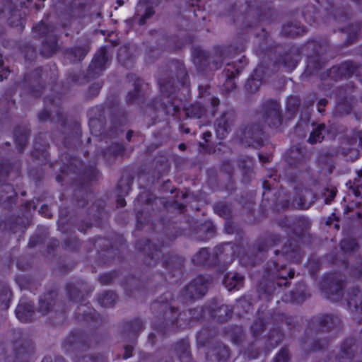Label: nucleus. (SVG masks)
<instances>
[{"instance_id": "1", "label": "nucleus", "mask_w": 362, "mask_h": 362, "mask_svg": "<svg viewBox=\"0 0 362 362\" xmlns=\"http://www.w3.org/2000/svg\"><path fill=\"white\" fill-rule=\"evenodd\" d=\"M208 284V279L202 276H198L187 286L185 295L191 299L198 298L205 294Z\"/></svg>"}, {"instance_id": "2", "label": "nucleus", "mask_w": 362, "mask_h": 362, "mask_svg": "<svg viewBox=\"0 0 362 362\" xmlns=\"http://www.w3.org/2000/svg\"><path fill=\"white\" fill-rule=\"evenodd\" d=\"M231 123V115L228 113H224L217 121L216 132L220 139H223L226 136L230 129Z\"/></svg>"}, {"instance_id": "3", "label": "nucleus", "mask_w": 362, "mask_h": 362, "mask_svg": "<svg viewBox=\"0 0 362 362\" xmlns=\"http://www.w3.org/2000/svg\"><path fill=\"white\" fill-rule=\"evenodd\" d=\"M107 61L106 49L103 47L95 54L90 66L95 71L103 70L105 68Z\"/></svg>"}, {"instance_id": "4", "label": "nucleus", "mask_w": 362, "mask_h": 362, "mask_svg": "<svg viewBox=\"0 0 362 362\" xmlns=\"http://www.w3.org/2000/svg\"><path fill=\"white\" fill-rule=\"evenodd\" d=\"M33 312L32 305L21 303L16 308V315L20 321L27 322L32 317Z\"/></svg>"}, {"instance_id": "5", "label": "nucleus", "mask_w": 362, "mask_h": 362, "mask_svg": "<svg viewBox=\"0 0 362 362\" xmlns=\"http://www.w3.org/2000/svg\"><path fill=\"white\" fill-rule=\"evenodd\" d=\"M243 284V277L238 274H229L224 279V284L228 291L239 290Z\"/></svg>"}, {"instance_id": "6", "label": "nucleus", "mask_w": 362, "mask_h": 362, "mask_svg": "<svg viewBox=\"0 0 362 362\" xmlns=\"http://www.w3.org/2000/svg\"><path fill=\"white\" fill-rule=\"evenodd\" d=\"M362 304V293L358 289H354L350 293L348 299V305L351 310L358 311L361 310Z\"/></svg>"}, {"instance_id": "7", "label": "nucleus", "mask_w": 362, "mask_h": 362, "mask_svg": "<svg viewBox=\"0 0 362 362\" xmlns=\"http://www.w3.org/2000/svg\"><path fill=\"white\" fill-rule=\"evenodd\" d=\"M325 130V125L324 124H318L310 133L308 139L309 143L313 144L317 142H321L324 139L323 132Z\"/></svg>"}, {"instance_id": "8", "label": "nucleus", "mask_w": 362, "mask_h": 362, "mask_svg": "<svg viewBox=\"0 0 362 362\" xmlns=\"http://www.w3.org/2000/svg\"><path fill=\"white\" fill-rule=\"evenodd\" d=\"M302 196L303 199L301 197H300L299 199H296L293 204L300 209H308L313 200V197L312 194L307 190L303 192Z\"/></svg>"}, {"instance_id": "9", "label": "nucleus", "mask_w": 362, "mask_h": 362, "mask_svg": "<svg viewBox=\"0 0 362 362\" xmlns=\"http://www.w3.org/2000/svg\"><path fill=\"white\" fill-rule=\"evenodd\" d=\"M204 113L205 109L199 104L193 105L187 110V114L189 117L200 118L204 115Z\"/></svg>"}, {"instance_id": "10", "label": "nucleus", "mask_w": 362, "mask_h": 362, "mask_svg": "<svg viewBox=\"0 0 362 362\" xmlns=\"http://www.w3.org/2000/svg\"><path fill=\"white\" fill-rule=\"evenodd\" d=\"M33 30L35 35L38 37L47 35L52 32L51 28L43 22L34 26Z\"/></svg>"}, {"instance_id": "11", "label": "nucleus", "mask_w": 362, "mask_h": 362, "mask_svg": "<svg viewBox=\"0 0 362 362\" xmlns=\"http://www.w3.org/2000/svg\"><path fill=\"white\" fill-rule=\"evenodd\" d=\"M87 51L83 48H77L66 54L68 57L74 62L81 61L86 54Z\"/></svg>"}, {"instance_id": "12", "label": "nucleus", "mask_w": 362, "mask_h": 362, "mask_svg": "<svg viewBox=\"0 0 362 362\" xmlns=\"http://www.w3.org/2000/svg\"><path fill=\"white\" fill-rule=\"evenodd\" d=\"M209 253L207 250L202 249L193 257V262L197 264H204L208 259Z\"/></svg>"}, {"instance_id": "13", "label": "nucleus", "mask_w": 362, "mask_h": 362, "mask_svg": "<svg viewBox=\"0 0 362 362\" xmlns=\"http://www.w3.org/2000/svg\"><path fill=\"white\" fill-rule=\"evenodd\" d=\"M356 247V243L353 239L345 238L341 242V247L343 250H353Z\"/></svg>"}, {"instance_id": "14", "label": "nucleus", "mask_w": 362, "mask_h": 362, "mask_svg": "<svg viewBox=\"0 0 362 362\" xmlns=\"http://www.w3.org/2000/svg\"><path fill=\"white\" fill-rule=\"evenodd\" d=\"M288 359V351L286 349H282L275 358V362H287Z\"/></svg>"}, {"instance_id": "15", "label": "nucleus", "mask_w": 362, "mask_h": 362, "mask_svg": "<svg viewBox=\"0 0 362 362\" xmlns=\"http://www.w3.org/2000/svg\"><path fill=\"white\" fill-rule=\"evenodd\" d=\"M264 329V323L262 320L255 322L251 327V329L255 335L258 334Z\"/></svg>"}, {"instance_id": "16", "label": "nucleus", "mask_w": 362, "mask_h": 362, "mask_svg": "<svg viewBox=\"0 0 362 362\" xmlns=\"http://www.w3.org/2000/svg\"><path fill=\"white\" fill-rule=\"evenodd\" d=\"M284 252L286 253V256L289 258H292L293 256L294 257V259L293 262H298L299 261V257H300V254L298 252V251H297L296 250H292L291 251H288L286 247H285L284 249Z\"/></svg>"}, {"instance_id": "17", "label": "nucleus", "mask_w": 362, "mask_h": 362, "mask_svg": "<svg viewBox=\"0 0 362 362\" xmlns=\"http://www.w3.org/2000/svg\"><path fill=\"white\" fill-rule=\"evenodd\" d=\"M51 305L49 303L46 302L45 300H40V310L43 313H47L50 309Z\"/></svg>"}, {"instance_id": "18", "label": "nucleus", "mask_w": 362, "mask_h": 362, "mask_svg": "<svg viewBox=\"0 0 362 362\" xmlns=\"http://www.w3.org/2000/svg\"><path fill=\"white\" fill-rule=\"evenodd\" d=\"M123 151V146L120 144H115L110 147L108 150V153H112L114 155L119 154Z\"/></svg>"}, {"instance_id": "19", "label": "nucleus", "mask_w": 362, "mask_h": 362, "mask_svg": "<svg viewBox=\"0 0 362 362\" xmlns=\"http://www.w3.org/2000/svg\"><path fill=\"white\" fill-rule=\"evenodd\" d=\"M165 110L168 115H173L179 110V107L177 105H172L170 106H166Z\"/></svg>"}, {"instance_id": "20", "label": "nucleus", "mask_w": 362, "mask_h": 362, "mask_svg": "<svg viewBox=\"0 0 362 362\" xmlns=\"http://www.w3.org/2000/svg\"><path fill=\"white\" fill-rule=\"evenodd\" d=\"M153 15V11L151 8H148L146 11L144 16L141 18L140 24H144L145 21L147 18H150Z\"/></svg>"}, {"instance_id": "21", "label": "nucleus", "mask_w": 362, "mask_h": 362, "mask_svg": "<svg viewBox=\"0 0 362 362\" xmlns=\"http://www.w3.org/2000/svg\"><path fill=\"white\" fill-rule=\"evenodd\" d=\"M105 298H108L110 299H111V302H110V304L112 303L115 300V298H116V296L115 293H107L105 295V298L102 301V303L105 305H107V303H105Z\"/></svg>"}, {"instance_id": "22", "label": "nucleus", "mask_w": 362, "mask_h": 362, "mask_svg": "<svg viewBox=\"0 0 362 362\" xmlns=\"http://www.w3.org/2000/svg\"><path fill=\"white\" fill-rule=\"evenodd\" d=\"M82 361L84 362H104L102 358H90L88 356L84 357Z\"/></svg>"}, {"instance_id": "23", "label": "nucleus", "mask_w": 362, "mask_h": 362, "mask_svg": "<svg viewBox=\"0 0 362 362\" xmlns=\"http://www.w3.org/2000/svg\"><path fill=\"white\" fill-rule=\"evenodd\" d=\"M279 276L283 279H286L287 277L293 278L294 276V271L290 269L288 272H287L285 274L283 272L280 273Z\"/></svg>"}, {"instance_id": "24", "label": "nucleus", "mask_w": 362, "mask_h": 362, "mask_svg": "<svg viewBox=\"0 0 362 362\" xmlns=\"http://www.w3.org/2000/svg\"><path fill=\"white\" fill-rule=\"evenodd\" d=\"M39 212L44 214L46 217L50 216V212L47 206H42Z\"/></svg>"}, {"instance_id": "25", "label": "nucleus", "mask_w": 362, "mask_h": 362, "mask_svg": "<svg viewBox=\"0 0 362 362\" xmlns=\"http://www.w3.org/2000/svg\"><path fill=\"white\" fill-rule=\"evenodd\" d=\"M99 280L102 284H108L111 281V276L109 274H105L100 276Z\"/></svg>"}, {"instance_id": "26", "label": "nucleus", "mask_w": 362, "mask_h": 362, "mask_svg": "<svg viewBox=\"0 0 362 362\" xmlns=\"http://www.w3.org/2000/svg\"><path fill=\"white\" fill-rule=\"evenodd\" d=\"M219 353L222 355V356L224 359L228 358L230 354L228 349L226 346L221 348Z\"/></svg>"}, {"instance_id": "27", "label": "nucleus", "mask_w": 362, "mask_h": 362, "mask_svg": "<svg viewBox=\"0 0 362 362\" xmlns=\"http://www.w3.org/2000/svg\"><path fill=\"white\" fill-rule=\"evenodd\" d=\"M132 346H127L125 347V352H124V358L127 359V358L131 357L132 356Z\"/></svg>"}, {"instance_id": "28", "label": "nucleus", "mask_w": 362, "mask_h": 362, "mask_svg": "<svg viewBox=\"0 0 362 362\" xmlns=\"http://www.w3.org/2000/svg\"><path fill=\"white\" fill-rule=\"evenodd\" d=\"M279 105L277 103H275L274 105V109L272 112V114L277 119H279L280 115L279 112Z\"/></svg>"}, {"instance_id": "29", "label": "nucleus", "mask_w": 362, "mask_h": 362, "mask_svg": "<svg viewBox=\"0 0 362 362\" xmlns=\"http://www.w3.org/2000/svg\"><path fill=\"white\" fill-rule=\"evenodd\" d=\"M16 142L18 143V144L23 147V146L25 145V143L27 141V138H26V136L25 135H23L20 139L18 138H16Z\"/></svg>"}, {"instance_id": "30", "label": "nucleus", "mask_w": 362, "mask_h": 362, "mask_svg": "<svg viewBox=\"0 0 362 362\" xmlns=\"http://www.w3.org/2000/svg\"><path fill=\"white\" fill-rule=\"evenodd\" d=\"M50 51L48 54H45L44 52H43V54L45 55L46 57H49L53 52H55V49H56V45H55V42H53L50 47Z\"/></svg>"}, {"instance_id": "31", "label": "nucleus", "mask_w": 362, "mask_h": 362, "mask_svg": "<svg viewBox=\"0 0 362 362\" xmlns=\"http://www.w3.org/2000/svg\"><path fill=\"white\" fill-rule=\"evenodd\" d=\"M8 74L9 71L8 69H3L0 74V81H2L4 78H6Z\"/></svg>"}, {"instance_id": "32", "label": "nucleus", "mask_w": 362, "mask_h": 362, "mask_svg": "<svg viewBox=\"0 0 362 362\" xmlns=\"http://www.w3.org/2000/svg\"><path fill=\"white\" fill-rule=\"evenodd\" d=\"M127 49L126 47H121L119 49V53H118V59L119 61H122L123 59L122 58V54L126 53Z\"/></svg>"}, {"instance_id": "33", "label": "nucleus", "mask_w": 362, "mask_h": 362, "mask_svg": "<svg viewBox=\"0 0 362 362\" xmlns=\"http://www.w3.org/2000/svg\"><path fill=\"white\" fill-rule=\"evenodd\" d=\"M327 104V100L325 99H322L318 103V111L322 112L323 110L321 109L320 106H325Z\"/></svg>"}, {"instance_id": "34", "label": "nucleus", "mask_w": 362, "mask_h": 362, "mask_svg": "<svg viewBox=\"0 0 362 362\" xmlns=\"http://www.w3.org/2000/svg\"><path fill=\"white\" fill-rule=\"evenodd\" d=\"M211 103L214 107H217L219 104V100L216 98H212L211 99Z\"/></svg>"}, {"instance_id": "35", "label": "nucleus", "mask_w": 362, "mask_h": 362, "mask_svg": "<svg viewBox=\"0 0 362 362\" xmlns=\"http://www.w3.org/2000/svg\"><path fill=\"white\" fill-rule=\"evenodd\" d=\"M126 204L125 200L123 198H119L117 199V206L119 207H123Z\"/></svg>"}, {"instance_id": "36", "label": "nucleus", "mask_w": 362, "mask_h": 362, "mask_svg": "<svg viewBox=\"0 0 362 362\" xmlns=\"http://www.w3.org/2000/svg\"><path fill=\"white\" fill-rule=\"evenodd\" d=\"M334 196H335V192H331L330 195L329 196V197H327L326 199V201H325L326 204H329L330 202L332 201V199L334 197Z\"/></svg>"}, {"instance_id": "37", "label": "nucleus", "mask_w": 362, "mask_h": 362, "mask_svg": "<svg viewBox=\"0 0 362 362\" xmlns=\"http://www.w3.org/2000/svg\"><path fill=\"white\" fill-rule=\"evenodd\" d=\"M211 136V133L210 132H205L204 134V139L207 140V138L210 137Z\"/></svg>"}, {"instance_id": "38", "label": "nucleus", "mask_w": 362, "mask_h": 362, "mask_svg": "<svg viewBox=\"0 0 362 362\" xmlns=\"http://www.w3.org/2000/svg\"><path fill=\"white\" fill-rule=\"evenodd\" d=\"M132 135V132H130V131H129V132H127V139H128L129 141L130 140V138H131Z\"/></svg>"}, {"instance_id": "39", "label": "nucleus", "mask_w": 362, "mask_h": 362, "mask_svg": "<svg viewBox=\"0 0 362 362\" xmlns=\"http://www.w3.org/2000/svg\"><path fill=\"white\" fill-rule=\"evenodd\" d=\"M179 148H180V150H184V149H185V145L184 144H180L179 145Z\"/></svg>"}, {"instance_id": "40", "label": "nucleus", "mask_w": 362, "mask_h": 362, "mask_svg": "<svg viewBox=\"0 0 362 362\" xmlns=\"http://www.w3.org/2000/svg\"><path fill=\"white\" fill-rule=\"evenodd\" d=\"M219 310H220V311H221V310L226 311V310H227V306L222 305L221 307H220Z\"/></svg>"}, {"instance_id": "41", "label": "nucleus", "mask_w": 362, "mask_h": 362, "mask_svg": "<svg viewBox=\"0 0 362 362\" xmlns=\"http://www.w3.org/2000/svg\"><path fill=\"white\" fill-rule=\"evenodd\" d=\"M228 77L229 80H231L232 78L235 77V74L232 72L231 74L228 75Z\"/></svg>"}, {"instance_id": "42", "label": "nucleus", "mask_w": 362, "mask_h": 362, "mask_svg": "<svg viewBox=\"0 0 362 362\" xmlns=\"http://www.w3.org/2000/svg\"><path fill=\"white\" fill-rule=\"evenodd\" d=\"M13 192H11V194L8 195V196L7 197V198H8V199H12V198H13Z\"/></svg>"}, {"instance_id": "43", "label": "nucleus", "mask_w": 362, "mask_h": 362, "mask_svg": "<svg viewBox=\"0 0 362 362\" xmlns=\"http://www.w3.org/2000/svg\"><path fill=\"white\" fill-rule=\"evenodd\" d=\"M55 362H64L63 358H58Z\"/></svg>"}, {"instance_id": "44", "label": "nucleus", "mask_w": 362, "mask_h": 362, "mask_svg": "<svg viewBox=\"0 0 362 362\" xmlns=\"http://www.w3.org/2000/svg\"><path fill=\"white\" fill-rule=\"evenodd\" d=\"M288 34L291 35H295L296 34H298V33H292L291 31H290Z\"/></svg>"}, {"instance_id": "45", "label": "nucleus", "mask_w": 362, "mask_h": 362, "mask_svg": "<svg viewBox=\"0 0 362 362\" xmlns=\"http://www.w3.org/2000/svg\"><path fill=\"white\" fill-rule=\"evenodd\" d=\"M259 158H260L261 160H263V156H259Z\"/></svg>"}, {"instance_id": "46", "label": "nucleus", "mask_w": 362, "mask_h": 362, "mask_svg": "<svg viewBox=\"0 0 362 362\" xmlns=\"http://www.w3.org/2000/svg\"><path fill=\"white\" fill-rule=\"evenodd\" d=\"M42 362H49L48 359L43 361Z\"/></svg>"}, {"instance_id": "47", "label": "nucleus", "mask_w": 362, "mask_h": 362, "mask_svg": "<svg viewBox=\"0 0 362 362\" xmlns=\"http://www.w3.org/2000/svg\"><path fill=\"white\" fill-rule=\"evenodd\" d=\"M359 176H360V177H362V172H360V173H359Z\"/></svg>"}, {"instance_id": "48", "label": "nucleus", "mask_w": 362, "mask_h": 362, "mask_svg": "<svg viewBox=\"0 0 362 362\" xmlns=\"http://www.w3.org/2000/svg\"><path fill=\"white\" fill-rule=\"evenodd\" d=\"M6 187L9 189L11 188L10 186H6Z\"/></svg>"}, {"instance_id": "49", "label": "nucleus", "mask_w": 362, "mask_h": 362, "mask_svg": "<svg viewBox=\"0 0 362 362\" xmlns=\"http://www.w3.org/2000/svg\"><path fill=\"white\" fill-rule=\"evenodd\" d=\"M265 160H267L266 158H264V157H263V160H262V161H264V162Z\"/></svg>"}, {"instance_id": "50", "label": "nucleus", "mask_w": 362, "mask_h": 362, "mask_svg": "<svg viewBox=\"0 0 362 362\" xmlns=\"http://www.w3.org/2000/svg\"><path fill=\"white\" fill-rule=\"evenodd\" d=\"M1 65V62H0V66Z\"/></svg>"}, {"instance_id": "51", "label": "nucleus", "mask_w": 362, "mask_h": 362, "mask_svg": "<svg viewBox=\"0 0 362 362\" xmlns=\"http://www.w3.org/2000/svg\"><path fill=\"white\" fill-rule=\"evenodd\" d=\"M77 362H81L80 361H77Z\"/></svg>"}]
</instances>
